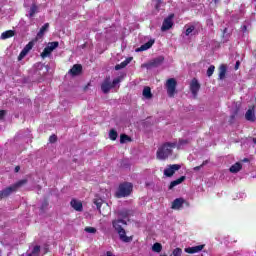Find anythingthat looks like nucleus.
Listing matches in <instances>:
<instances>
[{"label":"nucleus","mask_w":256,"mask_h":256,"mask_svg":"<svg viewBox=\"0 0 256 256\" xmlns=\"http://www.w3.org/2000/svg\"><path fill=\"white\" fill-rule=\"evenodd\" d=\"M175 147H177V142H165L158 148L156 158L160 161H165V159L173 155V149H175Z\"/></svg>","instance_id":"obj_1"},{"label":"nucleus","mask_w":256,"mask_h":256,"mask_svg":"<svg viewBox=\"0 0 256 256\" xmlns=\"http://www.w3.org/2000/svg\"><path fill=\"white\" fill-rule=\"evenodd\" d=\"M113 228L118 233L120 241L123 243H131L133 241V236H127V232L124 230L123 226L127 225V222L123 219L114 220L112 222Z\"/></svg>","instance_id":"obj_2"},{"label":"nucleus","mask_w":256,"mask_h":256,"mask_svg":"<svg viewBox=\"0 0 256 256\" xmlns=\"http://www.w3.org/2000/svg\"><path fill=\"white\" fill-rule=\"evenodd\" d=\"M23 185H27V179H22L16 182L15 184H12L11 186H8L0 191V201L2 199H7V197H10L13 195V193H16V191L19 190V188L23 187Z\"/></svg>","instance_id":"obj_3"},{"label":"nucleus","mask_w":256,"mask_h":256,"mask_svg":"<svg viewBox=\"0 0 256 256\" xmlns=\"http://www.w3.org/2000/svg\"><path fill=\"white\" fill-rule=\"evenodd\" d=\"M120 83H121L120 77L115 78L111 82V76H106L104 81L101 84V91H102V93L107 95V93H109V91H111V89H115V87H117V85H119Z\"/></svg>","instance_id":"obj_4"},{"label":"nucleus","mask_w":256,"mask_h":256,"mask_svg":"<svg viewBox=\"0 0 256 256\" xmlns=\"http://www.w3.org/2000/svg\"><path fill=\"white\" fill-rule=\"evenodd\" d=\"M133 192V184L125 182L119 185L118 191L116 192V197L122 199V197H129Z\"/></svg>","instance_id":"obj_5"},{"label":"nucleus","mask_w":256,"mask_h":256,"mask_svg":"<svg viewBox=\"0 0 256 256\" xmlns=\"http://www.w3.org/2000/svg\"><path fill=\"white\" fill-rule=\"evenodd\" d=\"M166 91L168 97L173 99L177 95V80L175 78H170L165 83Z\"/></svg>","instance_id":"obj_6"},{"label":"nucleus","mask_w":256,"mask_h":256,"mask_svg":"<svg viewBox=\"0 0 256 256\" xmlns=\"http://www.w3.org/2000/svg\"><path fill=\"white\" fill-rule=\"evenodd\" d=\"M175 18V14H169L167 18L164 19L162 26H161V31H169L171 27H173V19Z\"/></svg>","instance_id":"obj_7"},{"label":"nucleus","mask_w":256,"mask_h":256,"mask_svg":"<svg viewBox=\"0 0 256 256\" xmlns=\"http://www.w3.org/2000/svg\"><path fill=\"white\" fill-rule=\"evenodd\" d=\"M200 89H201V84L199 83V80H197V78H193L190 82V91L193 97H197Z\"/></svg>","instance_id":"obj_8"},{"label":"nucleus","mask_w":256,"mask_h":256,"mask_svg":"<svg viewBox=\"0 0 256 256\" xmlns=\"http://www.w3.org/2000/svg\"><path fill=\"white\" fill-rule=\"evenodd\" d=\"M181 169V165L179 164H172L169 165L168 168L164 170L165 177H173L175 175V171H179Z\"/></svg>","instance_id":"obj_9"},{"label":"nucleus","mask_w":256,"mask_h":256,"mask_svg":"<svg viewBox=\"0 0 256 256\" xmlns=\"http://www.w3.org/2000/svg\"><path fill=\"white\" fill-rule=\"evenodd\" d=\"M164 61H165V57L158 56L157 58H154L148 64H146V67H147V69H151V67H159V66L163 65Z\"/></svg>","instance_id":"obj_10"},{"label":"nucleus","mask_w":256,"mask_h":256,"mask_svg":"<svg viewBox=\"0 0 256 256\" xmlns=\"http://www.w3.org/2000/svg\"><path fill=\"white\" fill-rule=\"evenodd\" d=\"M35 44L33 43V41H30L20 52L19 56H18V61H21L23 58H25L27 56V54L29 53V51H31V49H33V46Z\"/></svg>","instance_id":"obj_11"},{"label":"nucleus","mask_w":256,"mask_h":256,"mask_svg":"<svg viewBox=\"0 0 256 256\" xmlns=\"http://www.w3.org/2000/svg\"><path fill=\"white\" fill-rule=\"evenodd\" d=\"M203 249H205V244L188 247V248H185L184 251L185 253H189L190 255H193L194 253H199L203 251Z\"/></svg>","instance_id":"obj_12"},{"label":"nucleus","mask_w":256,"mask_h":256,"mask_svg":"<svg viewBox=\"0 0 256 256\" xmlns=\"http://www.w3.org/2000/svg\"><path fill=\"white\" fill-rule=\"evenodd\" d=\"M82 72H83V66L81 64H75L69 70V73L70 75H72V77H77V75H81Z\"/></svg>","instance_id":"obj_13"},{"label":"nucleus","mask_w":256,"mask_h":256,"mask_svg":"<svg viewBox=\"0 0 256 256\" xmlns=\"http://www.w3.org/2000/svg\"><path fill=\"white\" fill-rule=\"evenodd\" d=\"M155 45V40L150 39L148 42L145 44L141 45V47L136 49V53H139L141 51H147V49H151Z\"/></svg>","instance_id":"obj_14"},{"label":"nucleus","mask_w":256,"mask_h":256,"mask_svg":"<svg viewBox=\"0 0 256 256\" xmlns=\"http://www.w3.org/2000/svg\"><path fill=\"white\" fill-rule=\"evenodd\" d=\"M71 208L75 211H83V203L77 199H72L70 202Z\"/></svg>","instance_id":"obj_15"},{"label":"nucleus","mask_w":256,"mask_h":256,"mask_svg":"<svg viewBox=\"0 0 256 256\" xmlns=\"http://www.w3.org/2000/svg\"><path fill=\"white\" fill-rule=\"evenodd\" d=\"M133 61V57H128L124 61H122L120 64H117L115 66V71H121V69H125Z\"/></svg>","instance_id":"obj_16"},{"label":"nucleus","mask_w":256,"mask_h":256,"mask_svg":"<svg viewBox=\"0 0 256 256\" xmlns=\"http://www.w3.org/2000/svg\"><path fill=\"white\" fill-rule=\"evenodd\" d=\"M184 203H185V199H183V198H176L172 202L171 209H181V207H183Z\"/></svg>","instance_id":"obj_17"},{"label":"nucleus","mask_w":256,"mask_h":256,"mask_svg":"<svg viewBox=\"0 0 256 256\" xmlns=\"http://www.w3.org/2000/svg\"><path fill=\"white\" fill-rule=\"evenodd\" d=\"M93 203H94V205H96V208L99 211L100 215H103V217H105L107 214L105 212L101 211V206L103 205V199L95 198L93 200Z\"/></svg>","instance_id":"obj_18"},{"label":"nucleus","mask_w":256,"mask_h":256,"mask_svg":"<svg viewBox=\"0 0 256 256\" xmlns=\"http://www.w3.org/2000/svg\"><path fill=\"white\" fill-rule=\"evenodd\" d=\"M245 119H246V121L255 123V121H256L255 112L252 109H248L245 114Z\"/></svg>","instance_id":"obj_19"},{"label":"nucleus","mask_w":256,"mask_h":256,"mask_svg":"<svg viewBox=\"0 0 256 256\" xmlns=\"http://www.w3.org/2000/svg\"><path fill=\"white\" fill-rule=\"evenodd\" d=\"M185 179H187V177L185 176H181L180 178L172 181L168 187L169 190L173 189L174 187H177V185H181V183H183V181H185Z\"/></svg>","instance_id":"obj_20"},{"label":"nucleus","mask_w":256,"mask_h":256,"mask_svg":"<svg viewBox=\"0 0 256 256\" xmlns=\"http://www.w3.org/2000/svg\"><path fill=\"white\" fill-rule=\"evenodd\" d=\"M143 97L145 99H153V93H151V87L145 86L142 92Z\"/></svg>","instance_id":"obj_21"},{"label":"nucleus","mask_w":256,"mask_h":256,"mask_svg":"<svg viewBox=\"0 0 256 256\" xmlns=\"http://www.w3.org/2000/svg\"><path fill=\"white\" fill-rule=\"evenodd\" d=\"M243 169V165L240 162H236L229 168L230 173H239V171Z\"/></svg>","instance_id":"obj_22"},{"label":"nucleus","mask_w":256,"mask_h":256,"mask_svg":"<svg viewBox=\"0 0 256 256\" xmlns=\"http://www.w3.org/2000/svg\"><path fill=\"white\" fill-rule=\"evenodd\" d=\"M11 37H15V31L14 30H7L1 34L0 39H11Z\"/></svg>","instance_id":"obj_23"},{"label":"nucleus","mask_w":256,"mask_h":256,"mask_svg":"<svg viewBox=\"0 0 256 256\" xmlns=\"http://www.w3.org/2000/svg\"><path fill=\"white\" fill-rule=\"evenodd\" d=\"M49 29V23H45L37 33V38L41 39L45 35L46 31Z\"/></svg>","instance_id":"obj_24"},{"label":"nucleus","mask_w":256,"mask_h":256,"mask_svg":"<svg viewBox=\"0 0 256 256\" xmlns=\"http://www.w3.org/2000/svg\"><path fill=\"white\" fill-rule=\"evenodd\" d=\"M193 33V35H198L199 32L195 31V25H190L185 31L186 37H189Z\"/></svg>","instance_id":"obj_25"},{"label":"nucleus","mask_w":256,"mask_h":256,"mask_svg":"<svg viewBox=\"0 0 256 256\" xmlns=\"http://www.w3.org/2000/svg\"><path fill=\"white\" fill-rule=\"evenodd\" d=\"M162 250H163V245H161V243L156 242L153 244L152 251H154V253H161Z\"/></svg>","instance_id":"obj_26"},{"label":"nucleus","mask_w":256,"mask_h":256,"mask_svg":"<svg viewBox=\"0 0 256 256\" xmlns=\"http://www.w3.org/2000/svg\"><path fill=\"white\" fill-rule=\"evenodd\" d=\"M39 253H41V246L36 245L33 247L31 253H29L28 256H39Z\"/></svg>","instance_id":"obj_27"},{"label":"nucleus","mask_w":256,"mask_h":256,"mask_svg":"<svg viewBox=\"0 0 256 256\" xmlns=\"http://www.w3.org/2000/svg\"><path fill=\"white\" fill-rule=\"evenodd\" d=\"M35 13H39V7L36 4H32L30 7L29 17H35Z\"/></svg>","instance_id":"obj_28"},{"label":"nucleus","mask_w":256,"mask_h":256,"mask_svg":"<svg viewBox=\"0 0 256 256\" xmlns=\"http://www.w3.org/2000/svg\"><path fill=\"white\" fill-rule=\"evenodd\" d=\"M53 53V50L51 48H49L48 46H46L43 50V52L41 53V57L42 59H45V57H49V55Z\"/></svg>","instance_id":"obj_29"},{"label":"nucleus","mask_w":256,"mask_h":256,"mask_svg":"<svg viewBox=\"0 0 256 256\" xmlns=\"http://www.w3.org/2000/svg\"><path fill=\"white\" fill-rule=\"evenodd\" d=\"M117 137H119L117 131L115 129H111L109 132V139H111V141H117Z\"/></svg>","instance_id":"obj_30"},{"label":"nucleus","mask_w":256,"mask_h":256,"mask_svg":"<svg viewBox=\"0 0 256 256\" xmlns=\"http://www.w3.org/2000/svg\"><path fill=\"white\" fill-rule=\"evenodd\" d=\"M130 141H131V137H129V135H127V134L120 135V143L121 144L130 143Z\"/></svg>","instance_id":"obj_31"},{"label":"nucleus","mask_w":256,"mask_h":256,"mask_svg":"<svg viewBox=\"0 0 256 256\" xmlns=\"http://www.w3.org/2000/svg\"><path fill=\"white\" fill-rule=\"evenodd\" d=\"M189 145V140L187 139H179L178 143L176 142L177 149H180L181 147Z\"/></svg>","instance_id":"obj_32"},{"label":"nucleus","mask_w":256,"mask_h":256,"mask_svg":"<svg viewBox=\"0 0 256 256\" xmlns=\"http://www.w3.org/2000/svg\"><path fill=\"white\" fill-rule=\"evenodd\" d=\"M119 217L122 219H127L129 217V210L124 209L118 212Z\"/></svg>","instance_id":"obj_33"},{"label":"nucleus","mask_w":256,"mask_h":256,"mask_svg":"<svg viewBox=\"0 0 256 256\" xmlns=\"http://www.w3.org/2000/svg\"><path fill=\"white\" fill-rule=\"evenodd\" d=\"M227 73V67L221 66L219 72V79H225V74Z\"/></svg>","instance_id":"obj_34"},{"label":"nucleus","mask_w":256,"mask_h":256,"mask_svg":"<svg viewBox=\"0 0 256 256\" xmlns=\"http://www.w3.org/2000/svg\"><path fill=\"white\" fill-rule=\"evenodd\" d=\"M47 47L49 49H51L52 51H55V49H57V47H59V42H57V41L50 42V43H48Z\"/></svg>","instance_id":"obj_35"},{"label":"nucleus","mask_w":256,"mask_h":256,"mask_svg":"<svg viewBox=\"0 0 256 256\" xmlns=\"http://www.w3.org/2000/svg\"><path fill=\"white\" fill-rule=\"evenodd\" d=\"M84 231H85L86 233L95 234V233H97V228L88 226V227H85Z\"/></svg>","instance_id":"obj_36"},{"label":"nucleus","mask_w":256,"mask_h":256,"mask_svg":"<svg viewBox=\"0 0 256 256\" xmlns=\"http://www.w3.org/2000/svg\"><path fill=\"white\" fill-rule=\"evenodd\" d=\"M172 255H173V256H181V255H183V249H181V248H175V249L172 251Z\"/></svg>","instance_id":"obj_37"},{"label":"nucleus","mask_w":256,"mask_h":256,"mask_svg":"<svg viewBox=\"0 0 256 256\" xmlns=\"http://www.w3.org/2000/svg\"><path fill=\"white\" fill-rule=\"evenodd\" d=\"M47 207H49V200L48 199H45L43 202H42V205L40 207L41 211H45V209H47Z\"/></svg>","instance_id":"obj_38"},{"label":"nucleus","mask_w":256,"mask_h":256,"mask_svg":"<svg viewBox=\"0 0 256 256\" xmlns=\"http://www.w3.org/2000/svg\"><path fill=\"white\" fill-rule=\"evenodd\" d=\"M215 73V66L211 65L207 70V77H211Z\"/></svg>","instance_id":"obj_39"},{"label":"nucleus","mask_w":256,"mask_h":256,"mask_svg":"<svg viewBox=\"0 0 256 256\" xmlns=\"http://www.w3.org/2000/svg\"><path fill=\"white\" fill-rule=\"evenodd\" d=\"M207 163H209V160L203 161V163L200 166L194 167V171H200V169H202V167H205V165H207Z\"/></svg>","instance_id":"obj_40"},{"label":"nucleus","mask_w":256,"mask_h":256,"mask_svg":"<svg viewBox=\"0 0 256 256\" xmlns=\"http://www.w3.org/2000/svg\"><path fill=\"white\" fill-rule=\"evenodd\" d=\"M50 143H57V135L53 134L49 137Z\"/></svg>","instance_id":"obj_41"},{"label":"nucleus","mask_w":256,"mask_h":256,"mask_svg":"<svg viewBox=\"0 0 256 256\" xmlns=\"http://www.w3.org/2000/svg\"><path fill=\"white\" fill-rule=\"evenodd\" d=\"M5 115H7V111L0 110V119H5Z\"/></svg>","instance_id":"obj_42"},{"label":"nucleus","mask_w":256,"mask_h":256,"mask_svg":"<svg viewBox=\"0 0 256 256\" xmlns=\"http://www.w3.org/2000/svg\"><path fill=\"white\" fill-rule=\"evenodd\" d=\"M159 7H161V0L157 1V4L155 6V9H157V11H159Z\"/></svg>","instance_id":"obj_43"},{"label":"nucleus","mask_w":256,"mask_h":256,"mask_svg":"<svg viewBox=\"0 0 256 256\" xmlns=\"http://www.w3.org/2000/svg\"><path fill=\"white\" fill-rule=\"evenodd\" d=\"M239 65H241V62L237 61L235 64V70L237 71V69H239Z\"/></svg>","instance_id":"obj_44"},{"label":"nucleus","mask_w":256,"mask_h":256,"mask_svg":"<svg viewBox=\"0 0 256 256\" xmlns=\"http://www.w3.org/2000/svg\"><path fill=\"white\" fill-rule=\"evenodd\" d=\"M242 31L245 33V31H247V26H242Z\"/></svg>","instance_id":"obj_45"},{"label":"nucleus","mask_w":256,"mask_h":256,"mask_svg":"<svg viewBox=\"0 0 256 256\" xmlns=\"http://www.w3.org/2000/svg\"><path fill=\"white\" fill-rule=\"evenodd\" d=\"M19 169H21L19 166L15 167V172L18 173Z\"/></svg>","instance_id":"obj_46"},{"label":"nucleus","mask_w":256,"mask_h":256,"mask_svg":"<svg viewBox=\"0 0 256 256\" xmlns=\"http://www.w3.org/2000/svg\"><path fill=\"white\" fill-rule=\"evenodd\" d=\"M225 33H227V28H224L223 30V37H225Z\"/></svg>","instance_id":"obj_47"},{"label":"nucleus","mask_w":256,"mask_h":256,"mask_svg":"<svg viewBox=\"0 0 256 256\" xmlns=\"http://www.w3.org/2000/svg\"><path fill=\"white\" fill-rule=\"evenodd\" d=\"M214 3H219V0H214Z\"/></svg>","instance_id":"obj_48"},{"label":"nucleus","mask_w":256,"mask_h":256,"mask_svg":"<svg viewBox=\"0 0 256 256\" xmlns=\"http://www.w3.org/2000/svg\"><path fill=\"white\" fill-rule=\"evenodd\" d=\"M231 119H235V115H232V116H231Z\"/></svg>","instance_id":"obj_49"},{"label":"nucleus","mask_w":256,"mask_h":256,"mask_svg":"<svg viewBox=\"0 0 256 256\" xmlns=\"http://www.w3.org/2000/svg\"><path fill=\"white\" fill-rule=\"evenodd\" d=\"M253 143H256V138H253Z\"/></svg>","instance_id":"obj_50"}]
</instances>
